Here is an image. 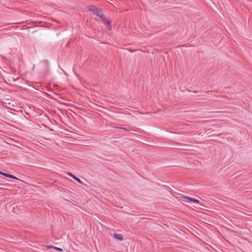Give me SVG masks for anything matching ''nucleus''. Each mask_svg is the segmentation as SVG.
<instances>
[{"instance_id": "7ed1b4c3", "label": "nucleus", "mask_w": 252, "mask_h": 252, "mask_svg": "<svg viewBox=\"0 0 252 252\" xmlns=\"http://www.w3.org/2000/svg\"><path fill=\"white\" fill-rule=\"evenodd\" d=\"M183 199H185L187 200H188V201H191V202H194V203H198L199 202V201L197 199H193V198H190V197H187V196H182L181 197Z\"/></svg>"}, {"instance_id": "f03ea898", "label": "nucleus", "mask_w": 252, "mask_h": 252, "mask_svg": "<svg viewBox=\"0 0 252 252\" xmlns=\"http://www.w3.org/2000/svg\"><path fill=\"white\" fill-rule=\"evenodd\" d=\"M102 20H103V23L106 26L107 29H108L109 30H111L110 22L109 20H108V19L105 17L102 18Z\"/></svg>"}, {"instance_id": "39448f33", "label": "nucleus", "mask_w": 252, "mask_h": 252, "mask_svg": "<svg viewBox=\"0 0 252 252\" xmlns=\"http://www.w3.org/2000/svg\"><path fill=\"white\" fill-rule=\"evenodd\" d=\"M2 175L4 176L5 177L11 178V179H18L16 177H15L12 175L7 174V173H3V174H2Z\"/></svg>"}, {"instance_id": "0eeeda50", "label": "nucleus", "mask_w": 252, "mask_h": 252, "mask_svg": "<svg viewBox=\"0 0 252 252\" xmlns=\"http://www.w3.org/2000/svg\"><path fill=\"white\" fill-rule=\"evenodd\" d=\"M47 248H49V249H50V248H53L54 249H55L58 251H60V252H62L63 251V250L60 248H57V247H54V246H47Z\"/></svg>"}, {"instance_id": "423d86ee", "label": "nucleus", "mask_w": 252, "mask_h": 252, "mask_svg": "<svg viewBox=\"0 0 252 252\" xmlns=\"http://www.w3.org/2000/svg\"><path fill=\"white\" fill-rule=\"evenodd\" d=\"M68 175L71 176V177H72L74 180H75L76 181H77L78 182L80 183H82V182L77 177H75V176H74L73 174L69 173H68Z\"/></svg>"}, {"instance_id": "1a4fd4ad", "label": "nucleus", "mask_w": 252, "mask_h": 252, "mask_svg": "<svg viewBox=\"0 0 252 252\" xmlns=\"http://www.w3.org/2000/svg\"><path fill=\"white\" fill-rule=\"evenodd\" d=\"M3 173H3V172H0V174H1V175H2V174H3Z\"/></svg>"}, {"instance_id": "f257e3e1", "label": "nucleus", "mask_w": 252, "mask_h": 252, "mask_svg": "<svg viewBox=\"0 0 252 252\" xmlns=\"http://www.w3.org/2000/svg\"><path fill=\"white\" fill-rule=\"evenodd\" d=\"M87 7L88 10L91 11L94 15L101 18H103L104 17L103 15L102 10L100 8L94 5H89Z\"/></svg>"}, {"instance_id": "20e7f679", "label": "nucleus", "mask_w": 252, "mask_h": 252, "mask_svg": "<svg viewBox=\"0 0 252 252\" xmlns=\"http://www.w3.org/2000/svg\"><path fill=\"white\" fill-rule=\"evenodd\" d=\"M114 237L116 240L118 241H121L124 240V237L122 234H114Z\"/></svg>"}, {"instance_id": "6e6552de", "label": "nucleus", "mask_w": 252, "mask_h": 252, "mask_svg": "<svg viewBox=\"0 0 252 252\" xmlns=\"http://www.w3.org/2000/svg\"><path fill=\"white\" fill-rule=\"evenodd\" d=\"M121 128H122V129H124V130H125L128 131V130L127 129H126V128H125V127H122Z\"/></svg>"}]
</instances>
